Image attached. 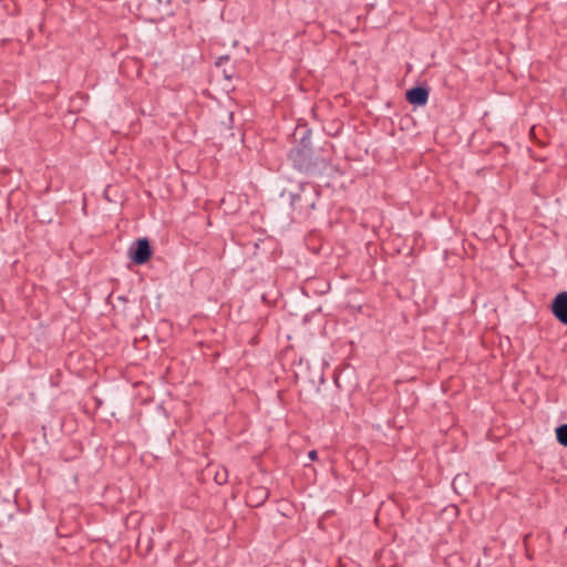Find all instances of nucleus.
Returning <instances> with one entry per match:
<instances>
[{
    "mask_svg": "<svg viewBox=\"0 0 567 567\" xmlns=\"http://www.w3.org/2000/svg\"><path fill=\"white\" fill-rule=\"evenodd\" d=\"M312 131L305 126L297 144L289 151L288 159L292 167L306 175H321L328 167L323 157L316 155L311 145Z\"/></svg>",
    "mask_w": 567,
    "mask_h": 567,
    "instance_id": "nucleus-1",
    "label": "nucleus"
},
{
    "mask_svg": "<svg viewBox=\"0 0 567 567\" xmlns=\"http://www.w3.org/2000/svg\"><path fill=\"white\" fill-rule=\"evenodd\" d=\"M319 197L320 190L317 185L309 182L300 183L297 190L288 193L291 209L302 217L311 214Z\"/></svg>",
    "mask_w": 567,
    "mask_h": 567,
    "instance_id": "nucleus-2",
    "label": "nucleus"
},
{
    "mask_svg": "<svg viewBox=\"0 0 567 567\" xmlns=\"http://www.w3.org/2000/svg\"><path fill=\"white\" fill-rule=\"evenodd\" d=\"M127 254L135 265H144L152 257L153 249L147 238H140L132 243Z\"/></svg>",
    "mask_w": 567,
    "mask_h": 567,
    "instance_id": "nucleus-3",
    "label": "nucleus"
},
{
    "mask_svg": "<svg viewBox=\"0 0 567 567\" xmlns=\"http://www.w3.org/2000/svg\"><path fill=\"white\" fill-rule=\"evenodd\" d=\"M553 316L564 326H567V290L558 292L550 303Z\"/></svg>",
    "mask_w": 567,
    "mask_h": 567,
    "instance_id": "nucleus-4",
    "label": "nucleus"
},
{
    "mask_svg": "<svg viewBox=\"0 0 567 567\" xmlns=\"http://www.w3.org/2000/svg\"><path fill=\"white\" fill-rule=\"evenodd\" d=\"M430 90L426 86H413L405 93L406 101L414 106H424L429 101Z\"/></svg>",
    "mask_w": 567,
    "mask_h": 567,
    "instance_id": "nucleus-5",
    "label": "nucleus"
},
{
    "mask_svg": "<svg viewBox=\"0 0 567 567\" xmlns=\"http://www.w3.org/2000/svg\"><path fill=\"white\" fill-rule=\"evenodd\" d=\"M556 439L560 445L567 447V423L556 427Z\"/></svg>",
    "mask_w": 567,
    "mask_h": 567,
    "instance_id": "nucleus-6",
    "label": "nucleus"
},
{
    "mask_svg": "<svg viewBox=\"0 0 567 567\" xmlns=\"http://www.w3.org/2000/svg\"><path fill=\"white\" fill-rule=\"evenodd\" d=\"M215 481H216V483H217V484H219V485H221V484L226 483V481H227V471L224 468L221 474H220V473H217V474L215 475Z\"/></svg>",
    "mask_w": 567,
    "mask_h": 567,
    "instance_id": "nucleus-7",
    "label": "nucleus"
},
{
    "mask_svg": "<svg viewBox=\"0 0 567 567\" xmlns=\"http://www.w3.org/2000/svg\"><path fill=\"white\" fill-rule=\"evenodd\" d=\"M258 493L260 494L261 502H265L268 497V491L265 488H259Z\"/></svg>",
    "mask_w": 567,
    "mask_h": 567,
    "instance_id": "nucleus-8",
    "label": "nucleus"
},
{
    "mask_svg": "<svg viewBox=\"0 0 567 567\" xmlns=\"http://www.w3.org/2000/svg\"><path fill=\"white\" fill-rule=\"evenodd\" d=\"M308 457L310 461H315L318 457V452L316 450H311L308 452Z\"/></svg>",
    "mask_w": 567,
    "mask_h": 567,
    "instance_id": "nucleus-9",
    "label": "nucleus"
},
{
    "mask_svg": "<svg viewBox=\"0 0 567 567\" xmlns=\"http://www.w3.org/2000/svg\"><path fill=\"white\" fill-rule=\"evenodd\" d=\"M225 60H228V56H220L219 62H225Z\"/></svg>",
    "mask_w": 567,
    "mask_h": 567,
    "instance_id": "nucleus-10",
    "label": "nucleus"
},
{
    "mask_svg": "<svg viewBox=\"0 0 567 567\" xmlns=\"http://www.w3.org/2000/svg\"><path fill=\"white\" fill-rule=\"evenodd\" d=\"M225 60H228V56H220L219 62H225Z\"/></svg>",
    "mask_w": 567,
    "mask_h": 567,
    "instance_id": "nucleus-11",
    "label": "nucleus"
},
{
    "mask_svg": "<svg viewBox=\"0 0 567 567\" xmlns=\"http://www.w3.org/2000/svg\"><path fill=\"white\" fill-rule=\"evenodd\" d=\"M286 195V190L281 192L280 196L284 197Z\"/></svg>",
    "mask_w": 567,
    "mask_h": 567,
    "instance_id": "nucleus-12",
    "label": "nucleus"
}]
</instances>
